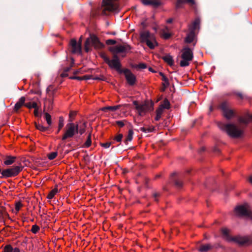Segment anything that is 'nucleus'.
Returning <instances> with one entry per match:
<instances>
[{"mask_svg":"<svg viewBox=\"0 0 252 252\" xmlns=\"http://www.w3.org/2000/svg\"><path fill=\"white\" fill-rule=\"evenodd\" d=\"M153 29L156 32L157 30V29L156 28H154Z\"/></svg>","mask_w":252,"mask_h":252,"instance_id":"bf43d9fd","label":"nucleus"},{"mask_svg":"<svg viewBox=\"0 0 252 252\" xmlns=\"http://www.w3.org/2000/svg\"><path fill=\"white\" fill-rule=\"evenodd\" d=\"M124 74L128 84L130 85H133L136 81L135 75L128 69H126L124 70Z\"/></svg>","mask_w":252,"mask_h":252,"instance_id":"4468645a","label":"nucleus"},{"mask_svg":"<svg viewBox=\"0 0 252 252\" xmlns=\"http://www.w3.org/2000/svg\"><path fill=\"white\" fill-rule=\"evenodd\" d=\"M140 38L141 41L143 43H145L151 49H154L158 45L155 34L150 33L148 31L140 32Z\"/></svg>","mask_w":252,"mask_h":252,"instance_id":"f03ea898","label":"nucleus"},{"mask_svg":"<svg viewBox=\"0 0 252 252\" xmlns=\"http://www.w3.org/2000/svg\"><path fill=\"white\" fill-rule=\"evenodd\" d=\"M159 108H162V110L163 109H169L170 108V103L168 100L165 99L163 103L160 105Z\"/></svg>","mask_w":252,"mask_h":252,"instance_id":"a878e982","label":"nucleus"},{"mask_svg":"<svg viewBox=\"0 0 252 252\" xmlns=\"http://www.w3.org/2000/svg\"><path fill=\"white\" fill-rule=\"evenodd\" d=\"M13 250L10 245H6L4 248V252H12Z\"/></svg>","mask_w":252,"mask_h":252,"instance_id":"ea45409f","label":"nucleus"},{"mask_svg":"<svg viewBox=\"0 0 252 252\" xmlns=\"http://www.w3.org/2000/svg\"><path fill=\"white\" fill-rule=\"evenodd\" d=\"M140 130L144 132H150L152 131V129L150 128L142 127L140 128Z\"/></svg>","mask_w":252,"mask_h":252,"instance_id":"a18cd8bd","label":"nucleus"},{"mask_svg":"<svg viewBox=\"0 0 252 252\" xmlns=\"http://www.w3.org/2000/svg\"><path fill=\"white\" fill-rule=\"evenodd\" d=\"M162 35L163 38L167 39L170 36V34L169 33H163Z\"/></svg>","mask_w":252,"mask_h":252,"instance_id":"3c124183","label":"nucleus"},{"mask_svg":"<svg viewBox=\"0 0 252 252\" xmlns=\"http://www.w3.org/2000/svg\"><path fill=\"white\" fill-rule=\"evenodd\" d=\"M186 2L189 3L190 6H193L195 4L194 0H177L176 6L177 8H180Z\"/></svg>","mask_w":252,"mask_h":252,"instance_id":"dca6fc26","label":"nucleus"},{"mask_svg":"<svg viewBox=\"0 0 252 252\" xmlns=\"http://www.w3.org/2000/svg\"><path fill=\"white\" fill-rule=\"evenodd\" d=\"M161 4L160 0H150V5L154 7H158L161 5Z\"/></svg>","mask_w":252,"mask_h":252,"instance_id":"7c9ffc66","label":"nucleus"},{"mask_svg":"<svg viewBox=\"0 0 252 252\" xmlns=\"http://www.w3.org/2000/svg\"><path fill=\"white\" fill-rule=\"evenodd\" d=\"M120 107V105H116L114 106H107L102 107L101 110L104 112H106V110H110L112 111H115L116 110L118 109Z\"/></svg>","mask_w":252,"mask_h":252,"instance_id":"4be33fe9","label":"nucleus"},{"mask_svg":"<svg viewBox=\"0 0 252 252\" xmlns=\"http://www.w3.org/2000/svg\"><path fill=\"white\" fill-rule=\"evenodd\" d=\"M74 78L76 79L79 80H81L83 79V78L81 77H74Z\"/></svg>","mask_w":252,"mask_h":252,"instance_id":"4d7b16f0","label":"nucleus"},{"mask_svg":"<svg viewBox=\"0 0 252 252\" xmlns=\"http://www.w3.org/2000/svg\"><path fill=\"white\" fill-rule=\"evenodd\" d=\"M91 45L94 46L96 48H101L103 47L97 37L93 36L87 38L85 44V49L86 52H89Z\"/></svg>","mask_w":252,"mask_h":252,"instance_id":"0eeeda50","label":"nucleus"},{"mask_svg":"<svg viewBox=\"0 0 252 252\" xmlns=\"http://www.w3.org/2000/svg\"><path fill=\"white\" fill-rule=\"evenodd\" d=\"M0 212H1L2 215L3 216H7V214L6 212L5 211L4 209H2L0 207Z\"/></svg>","mask_w":252,"mask_h":252,"instance_id":"603ef678","label":"nucleus"},{"mask_svg":"<svg viewBox=\"0 0 252 252\" xmlns=\"http://www.w3.org/2000/svg\"><path fill=\"white\" fill-rule=\"evenodd\" d=\"M211 248V246L209 244L201 245L199 248L200 252H206Z\"/></svg>","mask_w":252,"mask_h":252,"instance_id":"5701e85b","label":"nucleus"},{"mask_svg":"<svg viewBox=\"0 0 252 252\" xmlns=\"http://www.w3.org/2000/svg\"><path fill=\"white\" fill-rule=\"evenodd\" d=\"M238 95L241 98H243V95L241 94H238Z\"/></svg>","mask_w":252,"mask_h":252,"instance_id":"13d9d810","label":"nucleus"},{"mask_svg":"<svg viewBox=\"0 0 252 252\" xmlns=\"http://www.w3.org/2000/svg\"><path fill=\"white\" fill-rule=\"evenodd\" d=\"M39 227L38 225L35 224L32 225L31 231L33 233L35 234L39 231Z\"/></svg>","mask_w":252,"mask_h":252,"instance_id":"4c0bfd02","label":"nucleus"},{"mask_svg":"<svg viewBox=\"0 0 252 252\" xmlns=\"http://www.w3.org/2000/svg\"><path fill=\"white\" fill-rule=\"evenodd\" d=\"M12 252H20V250L16 248L13 250Z\"/></svg>","mask_w":252,"mask_h":252,"instance_id":"864d4df0","label":"nucleus"},{"mask_svg":"<svg viewBox=\"0 0 252 252\" xmlns=\"http://www.w3.org/2000/svg\"><path fill=\"white\" fill-rule=\"evenodd\" d=\"M181 60L180 65L182 67L189 66L193 58V52L189 47H185L182 50Z\"/></svg>","mask_w":252,"mask_h":252,"instance_id":"7ed1b4c3","label":"nucleus"},{"mask_svg":"<svg viewBox=\"0 0 252 252\" xmlns=\"http://www.w3.org/2000/svg\"><path fill=\"white\" fill-rule=\"evenodd\" d=\"M22 168L19 166H16L12 168L3 170L1 172V175L3 177L9 178L17 176L22 170Z\"/></svg>","mask_w":252,"mask_h":252,"instance_id":"1a4fd4ad","label":"nucleus"},{"mask_svg":"<svg viewBox=\"0 0 252 252\" xmlns=\"http://www.w3.org/2000/svg\"><path fill=\"white\" fill-rule=\"evenodd\" d=\"M133 132L132 129L128 130V134L126 138V142L131 141L133 138Z\"/></svg>","mask_w":252,"mask_h":252,"instance_id":"c756f323","label":"nucleus"},{"mask_svg":"<svg viewBox=\"0 0 252 252\" xmlns=\"http://www.w3.org/2000/svg\"><path fill=\"white\" fill-rule=\"evenodd\" d=\"M36 128L41 131H45L47 129V128L42 126L41 124L35 123Z\"/></svg>","mask_w":252,"mask_h":252,"instance_id":"473e14b6","label":"nucleus"},{"mask_svg":"<svg viewBox=\"0 0 252 252\" xmlns=\"http://www.w3.org/2000/svg\"><path fill=\"white\" fill-rule=\"evenodd\" d=\"M160 75L162 77V80L164 81V83H163V85L166 87L169 84L168 79L165 77V76L163 73H160Z\"/></svg>","mask_w":252,"mask_h":252,"instance_id":"58836bf2","label":"nucleus"},{"mask_svg":"<svg viewBox=\"0 0 252 252\" xmlns=\"http://www.w3.org/2000/svg\"><path fill=\"white\" fill-rule=\"evenodd\" d=\"M116 124L120 127H123L125 125L124 122L123 121H117Z\"/></svg>","mask_w":252,"mask_h":252,"instance_id":"de8ad7c7","label":"nucleus"},{"mask_svg":"<svg viewBox=\"0 0 252 252\" xmlns=\"http://www.w3.org/2000/svg\"><path fill=\"white\" fill-rule=\"evenodd\" d=\"M34 115L36 117H38L39 116V108L38 106L34 108Z\"/></svg>","mask_w":252,"mask_h":252,"instance_id":"c03bdc74","label":"nucleus"},{"mask_svg":"<svg viewBox=\"0 0 252 252\" xmlns=\"http://www.w3.org/2000/svg\"><path fill=\"white\" fill-rule=\"evenodd\" d=\"M76 114V112H74V111H71L69 113V118H70V122H72L73 121V119L74 117L75 116Z\"/></svg>","mask_w":252,"mask_h":252,"instance_id":"37998d69","label":"nucleus"},{"mask_svg":"<svg viewBox=\"0 0 252 252\" xmlns=\"http://www.w3.org/2000/svg\"><path fill=\"white\" fill-rule=\"evenodd\" d=\"M116 43V41L113 39H108L106 41V43L107 45H114Z\"/></svg>","mask_w":252,"mask_h":252,"instance_id":"79ce46f5","label":"nucleus"},{"mask_svg":"<svg viewBox=\"0 0 252 252\" xmlns=\"http://www.w3.org/2000/svg\"><path fill=\"white\" fill-rule=\"evenodd\" d=\"M60 131H59V129L57 130V133H59Z\"/></svg>","mask_w":252,"mask_h":252,"instance_id":"052dcab7","label":"nucleus"},{"mask_svg":"<svg viewBox=\"0 0 252 252\" xmlns=\"http://www.w3.org/2000/svg\"><path fill=\"white\" fill-rule=\"evenodd\" d=\"M133 104L140 116H144L147 112L153 110V104L146 102L139 104L136 101H133Z\"/></svg>","mask_w":252,"mask_h":252,"instance_id":"39448f33","label":"nucleus"},{"mask_svg":"<svg viewBox=\"0 0 252 252\" xmlns=\"http://www.w3.org/2000/svg\"><path fill=\"white\" fill-rule=\"evenodd\" d=\"M234 213L237 216L251 217V212L247 204L237 206L235 208Z\"/></svg>","mask_w":252,"mask_h":252,"instance_id":"9d476101","label":"nucleus"},{"mask_svg":"<svg viewBox=\"0 0 252 252\" xmlns=\"http://www.w3.org/2000/svg\"><path fill=\"white\" fill-rule=\"evenodd\" d=\"M218 126L220 130L225 132L231 137L238 138L243 134V130L233 124H224L219 122Z\"/></svg>","mask_w":252,"mask_h":252,"instance_id":"f257e3e1","label":"nucleus"},{"mask_svg":"<svg viewBox=\"0 0 252 252\" xmlns=\"http://www.w3.org/2000/svg\"><path fill=\"white\" fill-rule=\"evenodd\" d=\"M26 98L24 96H22L20 98L18 101L15 104L14 106V110L18 111L22 106H25V102Z\"/></svg>","mask_w":252,"mask_h":252,"instance_id":"a211bd4d","label":"nucleus"},{"mask_svg":"<svg viewBox=\"0 0 252 252\" xmlns=\"http://www.w3.org/2000/svg\"><path fill=\"white\" fill-rule=\"evenodd\" d=\"M200 22V20L198 18H196L189 26V30L195 32L196 30L199 29Z\"/></svg>","mask_w":252,"mask_h":252,"instance_id":"f3484780","label":"nucleus"},{"mask_svg":"<svg viewBox=\"0 0 252 252\" xmlns=\"http://www.w3.org/2000/svg\"><path fill=\"white\" fill-rule=\"evenodd\" d=\"M118 0H103V14H106V11H111L117 9Z\"/></svg>","mask_w":252,"mask_h":252,"instance_id":"423d86ee","label":"nucleus"},{"mask_svg":"<svg viewBox=\"0 0 252 252\" xmlns=\"http://www.w3.org/2000/svg\"><path fill=\"white\" fill-rule=\"evenodd\" d=\"M220 107L223 112L224 116L227 119H230L234 116L233 110L229 109V104L226 101L222 102Z\"/></svg>","mask_w":252,"mask_h":252,"instance_id":"f8f14e48","label":"nucleus"},{"mask_svg":"<svg viewBox=\"0 0 252 252\" xmlns=\"http://www.w3.org/2000/svg\"><path fill=\"white\" fill-rule=\"evenodd\" d=\"M58 191V188H55L49 192L47 196V198L49 199H52L54 197V196L57 193Z\"/></svg>","mask_w":252,"mask_h":252,"instance_id":"393cba45","label":"nucleus"},{"mask_svg":"<svg viewBox=\"0 0 252 252\" xmlns=\"http://www.w3.org/2000/svg\"><path fill=\"white\" fill-rule=\"evenodd\" d=\"M45 118L47 121V124L50 126L52 124L51 116L48 113H46L45 114Z\"/></svg>","mask_w":252,"mask_h":252,"instance_id":"72a5a7b5","label":"nucleus"},{"mask_svg":"<svg viewBox=\"0 0 252 252\" xmlns=\"http://www.w3.org/2000/svg\"><path fill=\"white\" fill-rule=\"evenodd\" d=\"M71 51L73 53L80 54L81 52V42L77 43L76 40L72 39L70 40Z\"/></svg>","mask_w":252,"mask_h":252,"instance_id":"ddd939ff","label":"nucleus"},{"mask_svg":"<svg viewBox=\"0 0 252 252\" xmlns=\"http://www.w3.org/2000/svg\"><path fill=\"white\" fill-rule=\"evenodd\" d=\"M123 138L122 134H119L117 136H116L114 138V139L117 142H121Z\"/></svg>","mask_w":252,"mask_h":252,"instance_id":"a19ab883","label":"nucleus"},{"mask_svg":"<svg viewBox=\"0 0 252 252\" xmlns=\"http://www.w3.org/2000/svg\"><path fill=\"white\" fill-rule=\"evenodd\" d=\"M77 133H78V125H75L73 123H68L65 126L64 133L62 139L63 140H64L71 138Z\"/></svg>","mask_w":252,"mask_h":252,"instance_id":"20e7f679","label":"nucleus"},{"mask_svg":"<svg viewBox=\"0 0 252 252\" xmlns=\"http://www.w3.org/2000/svg\"><path fill=\"white\" fill-rule=\"evenodd\" d=\"M64 126V119L63 117H60L59 120L58 128L59 131H60Z\"/></svg>","mask_w":252,"mask_h":252,"instance_id":"2f4dec72","label":"nucleus"},{"mask_svg":"<svg viewBox=\"0 0 252 252\" xmlns=\"http://www.w3.org/2000/svg\"><path fill=\"white\" fill-rule=\"evenodd\" d=\"M101 57L105 63L111 68L116 69L117 71L121 70V64L118 58L115 56L112 60H110L106 55H102Z\"/></svg>","mask_w":252,"mask_h":252,"instance_id":"6e6552de","label":"nucleus"},{"mask_svg":"<svg viewBox=\"0 0 252 252\" xmlns=\"http://www.w3.org/2000/svg\"><path fill=\"white\" fill-rule=\"evenodd\" d=\"M163 60L169 65L172 66L174 64V61L172 56L166 55L163 57Z\"/></svg>","mask_w":252,"mask_h":252,"instance_id":"412c9836","label":"nucleus"},{"mask_svg":"<svg viewBox=\"0 0 252 252\" xmlns=\"http://www.w3.org/2000/svg\"><path fill=\"white\" fill-rule=\"evenodd\" d=\"M222 234L224 237L225 239L228 241H234L238 242L240 244L244 243V242L238 240L237 238H231L229 236V230L226 228H222L221 230Z\"/></svg>","mask_w":252,"mask_h":252,"instance_id":"2eb2a0df","label":"nucleus"},{"mask_svg":"<svg viewBox=\"0 0 252 252\" xmlns=\"http://www.w3.org/2000/svg\"><path fill=\"white\" fill-rule=\"evenodd\" d=\"M25 106H26V107H27L29 109H31V108L34 109L37 106V104L35 102H30L26 103L25 104Z\"/></svg>","mask_w":252,"mask_h":252,"instance_id":"c85d7f7f","label":"nucleus"},{"mask_svg":"<svg viewBox=\"0 0 252 252\" xmlns=\"http://www.w3.org/2000/svg\"><path fill=\"white\" fill-rule=\"evenodd\" d=\"M162 113H163V110H162V108H158L157 110L156 116L155 117L156 121H158L160 119Z\"/></svg>","mask_w":252,"mask_h":252,"instance_id":"bb28decb","label":"nucleus"},{"mask_svg":"<svg viewBox=\"0 0 252 252\" xmlns=\"http://www.w3.org/2000/svg\"><path fill=\"white\" fill-rule=\"evenodd\" d=\"M143 4L146 5H150V0H141Z\"/></svg>","mask_w":252,"mask_h":252,"instance_id":"09e8293b","label":"nucleus"},{"mask_svg":"<svg viewBox=\"0 0 252 252\" xmlns=\"http://www.w3.org/2000/svg\"><path fill=\"white\" fill-rule=\"evenodd\" d=\"M15 158L14 157H8L4 161V164L9 165L14 163Z\"/></svg>","mask_w":252,"mask_h":252,"instance_id":"b1692460","label":"nucleus"},{"mask_svg":"<svg viewBox=\"0 0 252 252\" xmlns=\"http://www.w3.org/2000/svg\"><path fill=\"white\" fill-rule=\"evenodd\" d=\"M111 142H106L104 143L101 144V145L102 147L105 148H108L111 146Z\"/></svg>","mask_w":252,"mask_h":252,"instance_id":"49530a36","label":"nucleus"},{"mask_svg":"<svg viewBox=\"0 0 252 252\" xmlns=\"http://www.w3.org/2000/svg\"><path fill=\"white\" fill-rule=\"evenodd\" d=\"M173 21V19L170 18V19H168L167 21H166V22L168 23H171Z\"/></svg>","mask_w":252,"mask_h":252,"instance_id":"6e6d98bb","label":"nucleus"},{"mask_svg":"<svg viewBox=\"0 0 252 252\" xmlns=\"http://www.w3.org/2000/svg\"><path fill=\"white\" fill-rule=\"evenodd\" d=\"M239 122L241 123L247 124L250 122H252V114H248L246 118H241L239 119Z\"/></svg>","mask_w":252,"mask_h":252,"instance_id":"aec40b11","label":"nucleus"},{"mask_svg":"<svg viewBox=\"0 0 252 252\" xmlns=\"http://www.w3.org/2000/svg\"><path fill=\"white\" fill-rule=\"evenodd\" d=\"M195 38L194 32L190 31V32L187 34L185 39V41L187 43H189L192 42Z\"/></svg>","mask_w":252,"mask_h":252,"instance_id":"6ab92c4d","label":"nucleus"},{"mask_svg":"<svg viewBox=\"0 0 252 252\" xmlns=\"http://www.w3.org/2000/svg\"><path fill=\"white\" fill-rule=\"evenodd\" d=\"M91 143H92L91 137V135L90 134V135H89L86 141L84 143V147L88 148L91 146Z\"/></svg>","mask_w":252,"mask_h":252,"instance_id":"f704fd0d","label":"nucleus"},{"mask_svg":"<svg viewBox=\"0 0 252 252\" xmlns=\"http://www.w3.org/2000/svg\"><path fill=\"white\" fill-rule=\"evenodd\" d=\"M23 204L20 202H17L15 203V209L13 210V212L17 214L20 209L23 207Z\"/></svg>","mask_w":252,"mask_h":252,"instance_id":"cd10ccee","label":"nucleus"},{"mask_svg":"<svg viewBox=\"0 0 252 252\" xmlns=\"http://www.w3.org/2000/svg\"><path fill=\"white\" fill-rule=\"evenodd\" d=\"M249 181L252 184V175L250 176L249 178Z\"/></svg>","mask_w":252,"mask_h":252,"instance_id":"5fc2aeb1","label":"nucleus"},{"mask_svg":"<svg viewBox=\"0 0 252 252\" xmlns=\"http://www.w3.org/2000/svg\"><path fill=\"white\" fill-rule=\"evenodd\" d=\"M110 52L114 54L119 53H126L130 50V47L128 45H118L115 46L110 47L109 48Z\"/></svg>","mask_w":252,"mask_h":252,"instance_id":"9b49d317","label":"nucleus"},{"mask_svg":"<svg viewBox=\"0 0 252 252\" xmlns=\"http://www.w3.org/2000/svg\"><path fill=\"white\" fill-rule=\"evenodd\" d=\"M57 155L58 153L56 152L51 153L48 155V158L50 160H52L56 158Z\"/></svg>","mask_w":252,"mask_h":252,"instance_id":"c9c22d12","label":"nucleus"},{"mask_svg":"<svg viewBox=\"0 0 252 252\" xmlns=\"http://www.w3.org/2000/svg\"><path fill=\"white\" fill-rule=\"evenodd\" d=\"M138 67L141 69H144L146 68V65L145 63H140L138 65Z\"/></svg>","mask_w":252,"mask_h":252,"instance_id":"8fccbe9b","label":"nucleus"},{"mask_svg":"<svg viewBox=\"0 0 252 252\" xmlns=\"http://www.w3.org/2000/svg\"><path fill=\"white\" fill-rule=\"evenodd\" d=\"M86 125L85 123H83L82 126L80 127H78V132L81 135L85 131Z\"/></svg>","mask_w":252,"mask_h":252,"instance_id":"e433bc0d","label":"nucleus"}]
</instances>
